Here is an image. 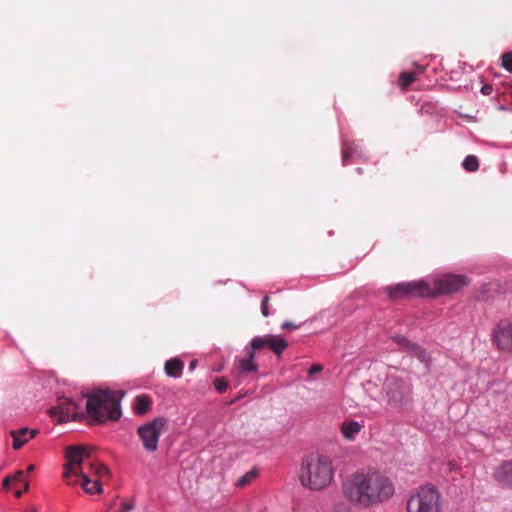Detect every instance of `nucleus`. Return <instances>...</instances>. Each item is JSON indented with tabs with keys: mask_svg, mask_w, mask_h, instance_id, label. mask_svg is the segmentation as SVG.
<instances>
[{
	"mask_svg": "<svg viewBox=\"0 0 512 512\" xmlns=\"http://www.w3.org/2000/svg\"><path fill=\"white\" fill-rule=\"evenodd\" d=\"M394 491L391 479L377 470L356 472L343 483L344 496L364 508L387 501Z\"/></svg>",
	"mask_w": 512,
	"mask_h": 512,
	"instance_id": "obj_1",
	"label": "nucleus"
},
{
	"mask_svg": "<svg viewBox=\"0 0 512 512\" xmlns=\"http://www.w3.org/2000/svg\"><path fill=\"white\" fill-rule=\"evenodd\" d=\"M125 392L122 390L98 389L84 395L87 398L86 415L90 423L116 421L121 415V401Z\"/></svg>",
	"mask_w": 512,
	"mask_h": 512,
	"instance_id": "obj_2",
	"label": "nucleus"
},
{
	"mask_svg": "<svg viewBox=\"0 0 512 512\" xmlns=\"http://www.w3.org/2000/svg\"><path fill=\"white\" fill-rule=\"evenodd\" d=\"M334 469L331 460L320 454H311L303 459L299 480L310 490H323L333 481Z\"/></svg>",
	"mask_w": 512,
	"mask_h": 512,
	"instance_id": "obj_3",
	"label": "nucleus"
},
{
	"mask_svg": "<svg viewBox=\"0 0 512 512\" xmlns=\"http://www.w3.org/2000/svg\"><path fill=\"white\" fill-rule=\"evenodd\" d=\"M444 499L432 484H425L415 490L407 501V512H443Z\"/></svg>",
	"mask_w": 512,
	"mask_h": 512,
	"instance_id": "obj_4",
	"label": "nucleus"
},
{
	"mask_svg": "<svg viewBox=\"0 0 512 512\" xmlns=\"http://www.w3.org/2000/svg\"><path fill=\"white\" fill-rule=\"evenodd\" d=\"M167 424L165 417H157L138 427L137 435L147 452L152 453L158 449L159 438L167 430Z\"/></svg>",
	"mask_w": 512,
	"mask_h": 512,
	"instance_id": "obj_5",
	"label": "nucleus"
},
{
	"mask_svg": "<svg viewBox=\"0 0 512 512\" xmlns=\"http://www.w3.org/2000/svg\"><path fill=\"white\" fill-rule=\"evenodd\" d=\"M92 447H84V446H69L66 449V458L68 459L67 464L64 466L65 472L64 477L66 478L67 482L69 484H72L70 482L71 476H84V474H87L84 471V468L82 466L83 462L86 459H90L92 452Z\"/></svg>",
	"mask_w": 512,
	"mask_h": 512,
	"instance_id": "obj_6",
	"label": "nucleus"
},
{
	"mask_svg": "<svg viewBox=\"0 0 512 512\" xmlns=\"http://www.w3.org/2000/svg\"><path fill=\"white\" fill-rule=\"evenodd\" d=\"M386 292L391 300L408 298L412 296L434 297L431 286L423 281H411L388 286Z\"/></svg>",
	"mask_w": 512,
	"mask_h": 512,
	"instance_id": "obj_7",
	"label": "nucleus"
},
{
	"mask_svg": "<svg viewBox=\"0 0 512 512\" xmlns=\"http://www.w3.org/2000/svg\"><path fill=\"white\" fill-rule=\"evenodd\" d=\"M492 340L500 351L512 353V318L502 319L496 324Z\"/></svg>",
	"mask_w": 512,
	"mask_h": 512,
	"instance_id": "obj_8",
	"label": "nucleus"
},
{
	"mask_svg": "<svg viewBox=\"0 0 512 512\" xmlns=\"http://www.w3.org/2000/svg\"><path fill=\"white\" fill-rule=\"evenodd\" d=\"M469 284V280L463 275H443L434 280L432 291L434 296L438 294H450L459 291Z\"/></svg>",
	"mask_w": 512,
	"mask_h": 512,
	"instance_id": "obj_9",
	"label": "nucleus"
},
{
	"mask_svg": "<svg viewBox=\"0 0 512 512\" xmlns=\"http://www.w3.org/2000/svg\"><path fill=\"white\" fill-rule=\"evenodd\" d=\"M385 389L387 396L395 404L403 403L411 393V385L395 376L386 379Z\"/></svg>",
	"mask_w": 512,
	"mask_h": 512,
	"instance_id": "obj_10",
	"label": "nucleus"
},
{
	"mask_svg": "<svg viewBox=\"0 0 512 512\" xmlns=\"http://www.w3.org/2000/svg\"><path fill=\"white\" fill-rule=\"evenodd\" d=\"M79 405L71 398H63L56 407L51 408L52 416H57L60 422L80 420L85 417L84 413H78Z\"/></svg>",
	"mask_w": 512,
	"mask_h": 512,
	"instance_id": "obj_11",
	"label": "nucleus"
},
{
	"mask_svg": "<svg viewBox=\"0 0 512 512\" xmlns=\"http://www.w3.org/2000/svg\"><path fill=\"white\" fill-rule=\"evenodd\" d=\"M250 345L255 350L267 347L277 356H280L283 353V351L288 347V342L281 336L267 334L264 336L254 337L251 340Z\"/></svg>",
	"mask_w": 512,
	"mask_h": 512,
	"instance_id": "obj_12",
	"label": "nucleus"
},
{
	"mask_svg": "<svg viewBox=\"0 0 512 512\" xmlns=\"http://www.w3.org/2000/svg\"><path fill=\"white\" fill-rule=\"evenodd\" d=\"M392 340L399 345V348L403 351H406L413 356L417 357L422 362L428 361V356L424 349L418 346L415 343H412L409 339H407L403 335H394L392 336Z\"/></svg>",
	"mask_w": 512,
	"mask_h": 512,
	"instance_id": "obj_13",
	"label": "nucleus"
},
{
	"mask_svg": "<svg viewBox=\"0 0 512 512\" xmlns=\"http://www.w3.org/2000/svg\"><path fill=\"white\" fill-rule=\"evenodd\" d=\"M493 477L501 486L512 488V460L501 463L495 469Z\"/></svg>",
	"mask_w": 512,
	"mask_h": 512,
	"instance_id": "obj_14",
	"label": "nucleus"
},
{
	"mask_svg": "<svg viewBox=\"0 0 512 512\" xmlns=\"http://www.w3.org/2000/svg\"><path fill=\"white\" fill-rule=\"evenodd\" d=\"M13 438V448L15 450L20 449L23 445H25L29 439L35 437L38 434V430L33 429L30 430L28 428H21L19 430H12L10 432Z\"/></svg>",
	"mask_w": 512,
	"mask_h": 512,
	"instance_id": "obj_15",
	"label": "nucleus"
},
{
	"mask_svg": "<svg viewBox=\"0 0 512 512\" xmlns=\"http://www.w3.org/2000/svg\"><path fill=\"white\" fill-rule=\"evenodd\" d=\"M247 358L239 360V368L242 372H255L257 370V364L254 363V357L256 350L251 345L246 347Z\"/></svg>",
	"mask_w": 512,
	"mask_h": 512,
	"instance_id": "obj_16",
	"label": "nucleus"
},
{
	"mask_svg": "<svg viewBox=\"0 0 512 512\" xmlns=\"http://www.w3.org/2000/svg\"><path fill=\"white\" fill-rule=\"evenodd\" d=\"M183 370V362L178 358L167 360L165 363V373L169 377L178 378Z\"/></svg>",
	"mask_w": 512,
	"mask_h": 512,
	"instance_id": "obj_17",
	"label": "nucleus"
},
{
	"mask_svg": "<svg viewBox=\"0 0 512 512\" xmlns=\"http://www.w3.org/2000/svg\"><path fill=\"white\" fill-rule=\"evenodd\" d=\"M152 405V401L147 395L137 396L135 399L134 411L138 415H145L148 413Z\"/></svg>",
	"mask_w": 512,
	"mask_h": 512,
	"instance_id": "obj_18",
	"label": "nucleus"
},
{
	"mask_svg": "<svg viewBox=\"0 0 512 512\" xmlns=\"http://www.w3.org/2000/svg\"><path fill=\"white\" fill-rule=\"evenodd\" d=\"M81 477L83 479L82 487L86 493L93 494V493H100L102 491L100 483L97 480H94V481L91 480L88 477V473L84 474V476H81Z\"/></svg>",
	"mask_w": 512,
	"mask_h": 512,
	"instance_id": "obj_19",
	"label": "nucleus"
},
{
	"mask_svg": "<svg viewBox=\"0 0 512 512\" xmlns=\"http://www.w3.org/2000/svg\"><path fill=\"white\" fill-rule=\"evenodd\" d=\"M361 426L357 421H350L342 424V434L346 439H353L360 431Z\"/></svg>",
	"mask_w": 512,
	"mask_h": 512,
	"instance_id": "obj_20",
	"label": "nucleus"
},
{
	"mask_svg": "<svg viewBox=\"0 0 512 512\" xmlns=\"http://www.w3.org/2000/svg\"><path fill=\"white\" fill-rule=\"evenodd\" d=\"M89 469L91 473H94L99 477H103L109 473L108 467L100 462H90Z\"/></svg>",
	"mask_w": 512,
	"mask_h": 512,
	"instance_id": "obj_21",
	"label": "nucleus"
},
{
	"mask_svg": "<svg viewBox=\"0 0 512 512\" xmlns=\"http://www.w3.org/2000/svg\"><path fill=\"white\" fill-rule=\"evenodd\" d=\"M463 167L468 172H475L479 168V161L476 156L468 155L463 161Z\"/></svg>",
	"mask_w": 512,
	"mask_h": 512,
	"instance_id": "obj_22",
	"label": "nucleus"
},
{
	"mask_svg": "<svg viewBox=\"0 0 512 512\" xmlns=\"http://www.w3.org/2000/svg\"><path fill=\"white\" fill-rule=\"evenodd\" d=\"M416 79V75L412 72H402L399 76V86L406 89Z\"/></svg>",
	"mask_w": 512,
	"mask_h": 512,
	"instance_id": "obj_23",
	"label": "nucleus"
},
{
	"mask_svg": "<svg viewBox=\"0 0 512 512\" xmlns=\"http://www.w3.org/2000/svg\"><path fill=\"white\" fill-rule=\"evenodd\" d=\"M214 387L219 393H223L227 390L228 383L224 378H216L214 380Z\"/></svg>",
	"mask_w": 512,
	"mask_h": 512,
	"instance_id": "obj_24",
	"label": "nucleus"
},
{
	"mask_svg": "<svg viewBox=\"0 0 512 512\" xmlns=\"http://www.w3.org/2000/svg\"><path fill=\"white\" fill-rule=\"evenodd\" d=\"M502 66L512 73V53H505L502 55Z\"/></svg>",
	"mask_w": 512,
	"mask_h": 512,
	"instance_id": "obj_25",
	"label": "nucleus"
},
{
	"mask_svg": "<svg viewBox=\"0 0 512 512\" xmlns=\"http://www.w3.org/2000/svg\"><path fill=\"white\" fill-rule=\"evenodd\" d=\"M12 477V482H23L24 483V491L28 490V482L24 478V472L23 471H17Z\"/></svg>",
	"mask_w": 512,
	"mask_h": 512,
	"instance_id": "obj_26",
	"label": "nucleus"
},
{
	"mask_svg": "<svg viewBox=\"0 0 512 512\" xmlns=\"http://www.w3.org/2000/svg\"><path fill=\"white\" fill-rule=\"evenodd\" d=\"M268 303H269V297L268 296H265L263 299H262V302H261V313L264 317H268L269 316V308H268Z\"/></svg>",
	"mask_w": 512,
	"mask_h": 512,
	"instance_id": "obj_27",
	"label": "nucleus"
},
{
	"mask_svg": "<svg viewBox=\"0 0 512 512\" xmlns=\"http://www.w3.org/2000/svg\"><path fill=\"white\" fill-rule=\"evenodd\" d=\"M255 476V473L254 472H250L248 474H246L245 476L241 477L239 480H238V485L239 486H245L246 484L249 483L250 479L252 477Z\"/></svg>",
	"mask_w": 512,
	"mask_h": 512,
	"instance_id": "obj_28",
	"label": "nucleus"
},
{
	"mask_svg": "<svg viewBox=\"0 0 512 512\" xmlns=\"http://www.w3.org/2000/svg\"><path fill=\"white\" fill-rule=\"evenodd\" d=\"M323 370V367L322 365L320 364H313L310 368H309V374L310 375H313L315 373H319Z\"/></svg>",
	"mask_w": 512,
	"mask_h": 512,
	"instance_id": "obj_29",
	"label": "nucleus"
},
{
	"mask_svg": "<svg viewBox=\"0 0 512 512\" xmlns=\"http://www.w3.org/2000/svg\"><path fill=\"white\" fill-rule=\"evenodd\" d=\"M134 509V504L132 502H124L122 503V510L120 512H130Z\"/></svg>",
	"mask_w": 512,
	"mask_h": 512,
	"instance_id": "obj_30",
	"label": "nucleus"
},
{
	"mask_svg": "<svg viewBox=\"0 0 512 512\" xmlns=\"http://www.w3.org/2000/svg\"><path fill=\"white\" fill-rule=\"evenodd\" d=\"M492 91H493V87L489 84H485L481 88V93L486 96L490 95L492 93Z\"/></svg>",
	"mask_w": 512,
	"mask_h": 512,
	"instance_id": "obj_31",
	"label": "nucleus"
},
{
	"mask_svg": "<svg viewBox=\"0 0 512 512\" xmlns=\"http://www.w3.org/2000/svg\"><path fill=\"white\" fill-rule=\"evenodd\" d=\"M299 325L294 324L293 322L286 321L282 323L283 329H297Z\"/></svg>",
	"mask_w": 512,
	"mask_h": 512,
	"instance_id": "obj_32",
	"label": "nucleus"
},
{
	"mask_svg": "<svg viewBox=\"0 0 512 512\" xmlns=\"http://www.w3.org/2000/svg\"><path fill=\"white\" fill-rule=\"evenodd\" d=\"M352 156V152L350 151L349 148H345L343 150V161L345 162L347 158L351 157Z\"/></svg>",
	"mask_w": 512,
	"mask_h": 512,
	"instance_id": "obj_33",
	"label": "nucleus"
},
{
	"mask_svg": "<svg viewBox=\"0 0 512 512\" xmlns=\"http://www.w3.org/2000/svg\"><path fill=\"white\" fill-rule=\"evenodd\" d=\"M12 483V477L8 476L3 480V487L8 488Z\"/></svg>",
	"mask_w": 512,
	"mask_h": 512,
	"instance_id": "obj_34",
	"label": "nucleus"
},
{
	"mask_svg": "<svg viewBox=\"0 0 512 512\" xmlns=\"http://www.w3.org/2000/svg\"><path fill=\"white\" fill-rule=\"evenodd\" d=\"M22 494H23V491H22V490H17V491H15V496H16V497H18V498H19V497H21V496H22Z\"/></svg>",
	"mask_w": 512,
	"mask_h": 512,
	"instance_id": "obj_35",
	"label": "nucleus"
},
{
	"mask_svg": "<svg viewBox=\"0 0 512 512\" xmlns=\"http://www.w3.org/2000/svg\"><path fill=\"white\" fill-rule=\"evenodd\" d=\"M195 366H196V361H192V362L190 363V369H191V370H192V369H194V368H195Z\"/></svg>",
	"mask_w": 512,
	"mask_h": 512,
	"instance_id": "obj_36",
	"label": "nucleus"
},
{
	"mask_svg": "<svg viewBox=\"0 0 512 512\" xmlns=\"http://www.w3.org/2000/svg\"><path fill=\"white\" fill-rule=\"evenodd\" d=\"M34 468H35V466H34V465H29V466H28V468H27V470H28L29 472H31V471H33V470H34Z\"/></svg>",
	"mask_w": 512,
	"mask_h": 512,
	"instance_id": "obj_37",
	"label": "nucleus"
}]
</instances>
